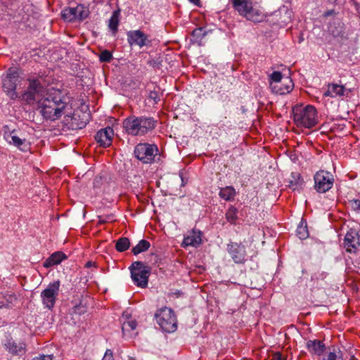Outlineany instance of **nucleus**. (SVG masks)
Listing matches in <instances>:
<instances>
[{"label": "nucleus", "mask_w": 360, "mask_h": 360, "mask_svg": "<svg viewBox=\"0 0 360 360\" xmlns=\"http://www.w3.org/2000/svg\"><path fill=\"white\" fill-rule=\"evenodd\" d=\"M232 4L239 14L245 18L249 8H251L252 2L247 0H232Z\"/></svg>", "instance_id": "5701e85b"}, {"label": "nucleus", "mask_w": 360, "mask_h": 360, "mask_svg": "<svg viewBox=\"0 0 360 360\" xmlns=\"http://www.w3.org/2000/svg\"><path fill=\"white\" fill-rule=\"evenodd\" d=\"M61 17L64 20L72 22L77 19V10L76 7H68L61 12Z\"/></svg>", "instance_id": "393cba45"}, {"label": "nucleus", "mask_w": 360, "mask_h": 360, "mask_svg": "<svg viewBox=\"0 0 360 360\" xmlns=\"http://www.w3.org/2000/svg\"><path fill=\"white\" fill-rule=\"evenodd\" d=\"M271 360H284L282 358L281 354L280 352H276L274 354Z\"/></svg>", "instance_id": "3c124183"}, {"label": "nucleus", "mask_w": 360, "mask_h": 360, "mask_svg": "<svg viewBox=\"0 0 360 360\" xmlns=\"http://www.w3.org/2000/svg\"><path fill=\"white\" fill-rule=\"evenodd\" d=\"M323 360H343L342 355H337L335 352H329L326 359Z\"/></svg>", "instance_id": "a18cd8bd"}, {"label": "nucleus", "mask_w": 360, "mask_h": 360, "mask_svg": "<svg viewBox=\"0 0 360 360\" xmlns=\"http://www.w3.org/2000/svg\"><path fill=\"white\" fill-rule=\"evenodd\" d=\"M158 148L155 144L139 143L135 147L134 153L135 157L143 163H150L158 154Z\"/></svg>", "instance_id": "0eeeda50"}, {"label": "nucleus", "mask_w": 360, "mask_h": 360, "mask_svg": "<svg viewBox=\"0 0 360 360\" xmlns=\"http://www.w3.org/2000/svg\"><path fill=\"white\" fill-rule=\"evenodd\" d=\"M272 84H280L282 82L283 75L281 72L274 71L270 76Z\"/></svg>", "instance_id": "ea45409f"}, {"label": "nucleus", "mask_w": 360, "mask_h": 360, "mask_svg": "<svg viewBox=\"0 0 360 360\" xmlns=\"http://www.w3.org/2000/svg\"><path fill=\"white\" fill-rule=\"evenodd\" d=\"M237 210L233 207H231L226 213V217L228 221L231 223H233L235 220L237 219Z\"/></svg>", "instance_id": "4c0bfd02"}, {"label": "nucleus", "mask_w": 360, "mask_h": 360, "mask_svg": "<svg viewBox=\"0 0 360 360\" xmlns=\"http://www.w3.org/2000/svg\"><path fill=\"white\" fill-rule=\"evenodd\" d=\"M136 326H137V323H136V321L124 322L122 326V330L123 333H124V331L126 330H135L136 328Z\"/></svg>", "instance_id": "a19ab883"}, {"label": "nucleus", "mask_w": 360, "mask_h": 360, "mask_svg": "<svg viewBox=\"0 0 360 360\" xmlns=\"http://www.w3.org/2000/svg\"><path fill=\"white\" fill-rule=\"evenodd\" d=\"M112 58V53L108 50H104L101 51L99 56V60L102 63H109Z\"/></svg>", "instance_id": "58836bf2"}, {"label": "nucleus", "mask_w": 360, "mask_h": 360, "mask_svg": "<svg viewBox=\"0 0 360 360\" xmlns=\"http://www.w3.org/2000/svg\"><path fill=\"white\" fill-rule=\"evenodd\" d=\"M129 269L134 283L138 287L146 288L150 274V267L146 266L143 262L136 261L132 263Z\"/></svg>", "instance_id": "423d86ee"}, {"label": "nucleus", "mask_w": 360, "mask_h": 360, "mask_svg": "<svg viewBox=\"0 0 360 360\" xmlns=\"http://www.w3.org/2000/svg\"><path fill=\"white\" fill-rule=\"evenodd\" d=\"M33 360H52L51 356H41L34 358Z\"/></svg>", "instance_id": "603ef678"}, {"label": "nucleus", "mask_w": 360, "mask_h": 360, "mask_svg": "<svg viewBox=\"0 0 360 360\" xmlns=\"http://www.w3.org/2000/svg\"><path fill=\"white\" fill-rule=\"evenodd\" d=\"M201 238L200 236H188L184 238V243L185 245H193L195 246L201 243Z\"/></svg>", "instance_id": "e433bc0d"}, {"label": "nucleus", "mask_w": 360, "mask_h": 360, "mask_svg": "<svg viewBox=\"0 0 360 360\" xmlns=\"http://www.w3.org/2000/svg\"><path fill=\"white\" fill-rule=\"evenodd\" d=\"M270 85L272 91L280 95L290 93L294 87L292 80L290 77H286L279 84L271 83Z\"/></svg>", "instance_id": "6ab92c4d"}, {"label": "nucleus", "mask_w": 360, "mask_h": 360, "mask_svg": "<svg viewBox=\"0 0 360 360\" xmlns=\"http://www.w3.org/2000/svg\"><path fill=\"white\" fill-rule=\"evenodd\" d=\"M328 32L334 38L340 40L347 39L344 23L340 19H333V20L329 23Z\"/></svg>", "instance_id": "f3484780"}, {"label": "nucleus", "mask_w": 360, "mask_h": 360, "mask_svg": "<svg viewBox=\"0 0 360 360\" xmlns=\"http://www.w3.org/2000/svg\"><path fill=\"white\" fill-rule=\"evenodd\" d=\"M307 347L309 352L318 356L321 355L326 349L325 344L319 340L307 341Z\"/></svg>", "instance_id": "aec40b11"}, {"label": "nucleus", "mask_w": 360, "mask_h": 360, "mask_svg": "<svg viewBox=\"0 0 360 360\" xmlns=\"http://www.w3.org/2000/svg\"><path fill=\"white\" fill-rule=\"evenodd\" d=\"M84 107L77 109L72 115H66L62 121L63 130L67 129L77 130L86 127L91 119V113L88 110V107Z\"/></svg>", "instance_id": "7ed1b4c3"}, {"label": "nucleus", "mask_w": 360, "mask_h": 360, "mask_svg": "<svg viewBox=\"0 0 360 360\" xmlns=\"http://www.w3.org/2000/svg\"><path fill=\"white\" fill-rule=\"evenodd\" d=\"M148 64L150 67H153L154 68H160L161 65H162L161 62L160 60H155V59H152V60H148Z\"/></svg>", "instance_id": "49530a36"}, {"label": "nucleus", "mask_w": 360, "mask_h": 360, "mask_svg": "<svg viewBox=\"0 0 360 360\" xmlns=\"http://www.w3.org/2000/svg\"><path fill=\"white\" fill-rule=\"evenodd\" d=\"M344 243L347 252H354L360 246V235L355 230L350 229L345 237Z\"/></svg>", "instance_id": "2eb2a0df"}, {"label": "nucleus", "mask_w": 360, "mask_h": 360, "mask_svg": "<svg viewBox=\"0 0 360 360\" xmlns=\"http://www.w3.org/2000/svg\"><path fill=\"white\" fill-rule=\"evenodd\" d=\"M96 263L95 262H93L91 261H89L86 263L85 264V267L86 268H89V267H91L93 266H95Z\"/></svg>", "instance_id": "5fc2aeb1"}, {"label": "nucleus", "mask_w": 360, "mask_h": 360, "mask_svg": "<svg viewBox=\"0 0 360 360\" xmlns=\"http://www.w3.org/2000/svg\"><path fill=\"white\" fill-rule=\"evenodd\" d=\"M27 89L18 94V99L26 101L27 103H32L35 101L36 95H42L45 91L44 86L38 79H29Z\"/></svg>", "instance_id": "6e6552de"}, {"label": "nucleus", "mask_w": 360, "mask_h": 360, "mask_svg": "<svg viewBox=\"0 0 360 360\" xmlns=\"http://www.w3.org/2000/svg\"><path fill=\"white\" fill-rule=\"evenodd\" d=\"M134 120L136 124L137 130L139 129L141 135L143 136L151 131L155 127L156 121L150 117H135Z\"/></svg>", "instance_id": "4468645a"}, {"label": "nucleus", "mask_w": 360, "mask_h": 360, "mask_svg": "<svg viewBox=\"0 0 360 360\" xmlns=\"http://www.w3.org/2000/svg\"><path fill=\"white\" fill-rule=\"evenodd\" d=\"M314 188L319 193H326L329 191L334 182L333 175L326 171L320 170L314 175Z\"/></svg>", "instance_id": "1a4fd4ad"}, {"label": "nucleus", "mask_w": 360, "mask_h": 360, "mask_svg": "<svg viewBox=\"0 0 360 360\" xmlns=\"http://www.w3.org/2000/svg\"><path fill=\"white\" fill-rule=\"evenodd\" d=\"M190 2L193 3V4L198 6H200V0H189Z\"/></svg>", "instance_id": "4d7b16f0"}, {"label": "nucleus", "mask_w": 360, "mask_h": 360, "mask_svg": "<svg viewBox=\"0 0 360 360\" xmlns=\"http://www.w3.org/2000/svg\"><path fill=\"white\" fill-rule=\"evenodd\" d=\"M77 19H79V20H83L89 16V11L83 5H82V4L77 5Z\"/></svg>", "instance_id": "c9c22d12"}, {"label": "nucleus", "mask_w": 360, "mask_h": 360, "mask_svg": "<svg viewBox=\"0 0 360 360\" xmlns=\"http://www.w3.org/2000/svg\"><path fill=\"white\" fill-rule=\"evenodd\" d=\"M23 79L20 76L18 70L15 68H10L6 76L3 78L4 91L12 100L18 98V93L15 91L18 86H21Z\"/></svg>", "instance_id": "39448f33"}, {"label": "nucleus", "mask_w": 360, "mask_h": 360, "mask_svg": "<svg viewBox=\"0 0 360 360\" xmlns=\"http://www.w3.org/2000/svg\"><path fill=\"white\" fill-rule=\"evenodd\" d=\"M292 114L297 127L310 129L317 124V112L313 105H295L292 108Z\"/></svg>", "instance_id": "f03ea898"}, {"label": "nucleus", "mask_w": 360, "mask_h": 360, "mask_svg": "<svg viewBox=\"0 0 360 360\" xmlns=\"http://www.w3.org/2000/svg\"><path fill=\"white\" fill-rule=\"evenodd\" d=\"M72 314L77 315L84 314L87 311V307L86 302L84 303L83 300H81L79 304H76L72 307Z\"/></svg>", "instance_id": "72a5a7b5"}, {"label": "nucleus", "mask_w": 360, "mask_h": 360, "mask_svg": "<svg viewBox=\"0 0 360 360\" xmlns=\"http://www.w3.org/2000/svg\"><path fill=\"white\" fill-rule=\"evenodd\" d=\"M120 9L114 11L109 20V27L113 32V34L117 32V27L120 22Z\"/></svg>", "instance_id": "bb28decb"}, {"label": "nucleus", "mask_w": 360, "mask_h": 360, "mask_svg": "<svg viewBox=\"0 0 360 360\" xmlns=\"http://www.w3.org/2000/svg\"><path fill=\"white\" fill-rule=\"evenodd\" d=\"M231 82H229L228 77L218 78L215 82L216 89L220 93L221 91H229Z\"/></svg>", "instance_id": "cd10ccee"}, {"label": "nucleus", "mask_w": 360, "mask_h": 360, "mask_svg": "<svg viewBox=\"0 0 360 360\" xmlns=\"http://www.w3.org/2000/svg\"><path fill=\"white\" fill-rule=\"evenodd\" d=\"M292 179L290 180L288 186L293 191H299L302 188L304 184L303 179L300 178V175L298 173L292 174Z\"/></svg>", "instance_id": "a878e982"}, {"label": "nucleus", "mask_w": 360, "mask_h": 360, "mask_svg": "<svg viewBox=\"0 0 360 360\" xmlns=\"http://www.w3.org/2000/svg\"><path fill=\"white\" fill-rule=\"evenodd\" d=\"M127 41L130 46L135 44L140 47L148 46L150 43L148 36L141 30L129 31Z\"/></svg>", "instance_id": "ddd939ff"}, {"label": "nucleus", "mask_w": 360, "mask_h": 360, "mask_svg": "<svg viewBox=\"0 0 360 360\" xmlns=\"http://www.w3.org/2000/svg\"><path fill=\"white\" fill-rule=\"evenodd\" d=\"M130 247V240L128 238L122 237L119 238L115 244V249L120 252H122L128 250Z\"/></svg>", "instance_id": "c756f323"}, {"label": "nucleus", "mask_w": 360, "mask_h": 360, "mask_svg": "<svg viewBox=\"0 0 360 360\" xmlns=\"http://www.w3.org/2000/svg\"><path fill=\"white\" fill-rule=\"evenodd\" d=\"M150 246V243L148 240L143 239L140 240L139 243L131 249V252L134 255H137L141 252L148 250Z\"/></svg>", "instance_id": "c85d7f7f"}, {"label": "nucleus", "mask_w": 360, "mask_h": 360, "mask_svg": "<svg viewBox=\"0 0 360 360\" xmlns=\"http://www.w3.org/2000/svg\"><path fill=\"white\" fill-rule=\"evenodd\" d=\"M10 302L7 300H0V308L2 307H9Z\"/></svg>", "instance_id": "8fccbe9b"}, {"label": "nucleus", "mask_w": 360, "mask_h": 360, "mask_svg": "<svg viewBox=\"0 0 360 360\" xmlns=\"http://www.w3.org/2000/svg\"><path fill=\"white\" fill-rule=\"evenodd\" d=\"M4 136L10 144H13L23 152L30 151L31 149L30 143L25 138H21L16 134V130H10L8 126L3 127Z\"/></svg>", "instance_id": "9d476101"}, {"label": "nucleus", "mask_w": 360, "mask_h": 360, "mask_svg": "<svg viewBox=\"0 0 360 360\" xmlns=\"http://www.w3.org/2000/svg\"><path fill=\"white\" fill-rule=\"evenodd\" d=\"M227 251L234 262L243 264L246 259L245 248L242 243H230L227 245Z\"/></svg>", "instance_id": "f8f14e48"}, {"label": "nucleus", "mask_w": 360, "mask_h": 360, "mask_svg": "<svg viewBox=\"0 0 360 360\" xmlns=\"http://www.w3.org/2000/svg\"><path fill=\"white\" fill-rule=\"evenodd\" d=\"M68 103L60 91L38 102V109L46 120L56 121L64 113Z\"/></svg>", "instance_id": "f257e3e1"}, {"label": "nucleus", "mask_w": 360, "mask_h": 360, "mask_svg": "<svg viewBox=\"0 0 360 360\" xmlns=\"http://www.w3.org/2000/svg\"><path fill=\"white\" fill-rule=\"evenodd\" d=\"M155 319L161 329L166 333L174 332L177 328L176 316L170 308L164 307L157 310Z\"/></svg>", "instance_id": "20e7f679"}, {"label": "nucleus", "mask_w": 360, "mask_h": 360, "mask_svg": "<svg viewBox=\"0 0 360 360\" xmlns=\"http://www.w3.org/2000/svg\"><path fill=\"white\" fill-rule=\"evenodd\" d=\"M102 360H114L112 352L110 349H107Z\"/></svg>", "instance_id": "de8ad7c7"}, {"label": "nucleus", "mask_w": 360, "mask_h": 360, "mask_svg": "<svg viewBox=\"0 0 360 360\" xmlns=\"http://www.w3.org/2000/svg\"><path fill=\"white\" fill-rule=\"evenodd\" d=\"M113 129L108 127L98 131L95 135V140L103 148L108 147L112 143Z\"/></svg>", "instance_id": "a211bd4d"}, {"label": "nucleus", "mask_w": 360, "mask_h": 360, "mask_svg": "<svg viewBox=\"0 0 360 360\" xmlns=\"http://www.w3.org/2000/svg\"><path fill=\"white\" fill-rule=\"evenodd\" d=\"M327 274L326 272L323 271L318 270L317 271L314 272V274L311 276V280L318 281L319 280H324L326 277Z\"/></svg>", "instance_id": "79ce46f5"}, {"label": "nucleus", "mask_w": 360, "mask_h": 360, "mask_svg": "<svg viewBox=\"0 0 360 360\" xmlns=\"http://www.w3.org/2000/svg\"><path fill=\"white\" fill-rule=\"evenodd\" d=\"M67 256L60 251L53 253L44 263V267L49 268L52 266L59 264Z\"/></svg>", "instance_id": "4be33fe9"}, {"label": "nucleus", "mask_w": 360, "mask_h": 360, "mask_svg": "<svg viewBox=\"0 0 360 360\" xmlns=\"http://www.w3.org/2000/svg\"><path fill=\"white\" fill-rule=\"evenodd\" d=\"M234 195V189L232 187H226L223 188L219 192V195L221 198L229 200Z\"/></svg>", "instance_id": "f704fd0d"}, {"label": "nucleus", "mask_w": 360, "mask_h": 360, "mask_svg": "<svg viewBox=\"0 0 360 360\" xmlns=\"http://www.w3.org/2000/svg\"><path fill=\"white\" fill-rule=\"evenodd\" d=\"M150 257H151V259H150L151 262H153L154 264L158 263V256L152 253V254H150Z\"/></svg>", "instance_id": "864d4df0"}, {"label": "nucleus", "mask_w": 360, "mask_h": 360, "mask_svg": "<svg viewBox=\"0 0 360 360\" xmlns=\"http://www.w3.org/2000/svg\"><path fill=\"white\" fill-rule=\"evenodd\" d=\"M4 347L13 355L22 356L26 352V345L24 342H17L12 338H7Z\"/></svg>", "instance_id": "dca6fc26"}, {"label": "nucleus", "mask_w": 360, "mask_h": 360, "mask_svg": "<svg viewBox=\"0 0 360 360\" xmlns=\"http://www.w3.org/2000/svg\"><path fill=\"white\" fill-rule=\"evenodd\" d=\"M60 281H56L49 284L47 288L41 293L43 304L49 309H51L56 303L58 295Z\"/></svg>", "instance_id": "9b49d317"}, {"label": "nucleus", "mask_w": 360, "mask_h": 360, "mask_svg": "<svg viewBox=\"0 0 360 360\" xmlns=\"http://www.w3.org/2000/svg\"><path fill=\"white\" fill-rule=\"evenodd\" d=\"M330 85V89H331L332 93H333L335 96H343L345 95V92L347 91L345 89V86L342 85H339L337 84H331ZM349 92L351 91L350 89L347 90Z\"/></svg>", "instance_id": "473e14b6"}, {"label": "nucleus", "mask_w": 360, "mask_h": 360, "mask_svg": "<svg viewBox=\"0 0 360 360\" xmlns=\"http://www.w3.org/2000/svg\"><path fill=\"white\" fill-rule=\"evenodd\" d=\"M245 18L254 22H259L264 20V14L260 10L253 8L252 5H251V8H249Z\"/></svg>", "instance_id": "b1692460"}, {"label": "nucleus", "mask_w": 360, "mask_h": 360, "mask_svg": "<svg viewBox=\"0 0 360 360\" xmlns=\"http://www.w3.org/2000/svg\"><path fill=\"white\" fill-rule=\"evenodd\" d=\"M206 32L204 30L203 27H198L193 30L192 37L194 39V41L200 44L201 40L205 36Z\"/></svg>", "instance_id": "2f4dec72"}, {"label": "nucleus", "mask_w": 360, "mask_h": 360, "mask_svg": "<svg viewBox=\"0 0 360 360\" xmlns=\"http://www.w3.org/2000/svg\"><path fill=\"white\" fill-rule=\"evenodd\" d=\"M302 41H303V37H300V40H299V43H301Z\"/></svg>", "instance_id": "bf43d9fd"}, {"label": "nucleus", "mask_w": 360, "mask_h": 360, "mask_svg": "<svg viewBox=\"0 0 360 360\" xmlns=\"http://www.w3.org/2000/svg\"><path fill=\"white\" fill-rule=\"evenodd\" d=\"M104 179V176L102 175L96 176L94 181V186L95 188H101L103 184V182L105 181Z\"/></svg>", "instance_id": "37998d69"}, {"label": "nucleus", "mask_w": 360, "mask_h": 360, "mask_svg": "<svg viewBox=\"0 0 360 360\" xmlns=\"http://www.w3.org/2000/svg\"><path fill=\"white\" fill-rule=\"evenodd\" d=\"M149 98L155 101V103H158L160 101V98L158 96V92L156 91H150L149 94Z\"/></svg>", "instance_id": "09e8293b"}, {"label": "nucleus", "mask_w": 360, "mask_h": 360, "mask_svg": "<svg viewBox=\"0 0 360 360\" xmlns=\"http://www.w3.org/2000/svg\"><path fill=\"white\" fill-rule=\"evenodd\" d=\"M105 222V221H104V220L103 221H101V220L100 221V223H101V224H103Z\"/></svg>", "instance_id": "052dcab7"}, {"label": "nucleus", "mask_w": 360, "mask_h": 360, "mask_svg": "<svg viewBox=\"0 0 360 360\" xmlns=\"http://www.w3.org/2000/svg\"><path fill=\"white\" fill-rule=\"evenodd\" d=\"M335 13L334 10H329L326 11L324 14V16H330L332 15Z\"/></svg>", "instance_id": "6e6d98bb"}, {"label": "nucleus", "mask_w": 360, "mask_h": 360, "mask_svg": "<svg viewBox=\"0 0 360 360\" xmlns=\"http://www.w3.org/2000/svg\"><path fill=\"white\" fill-rule=\"evenodd\" d=\"M134 116H129L123 121V127L128 134L132 136H141L139 129L137 130L136 124L134 120Z\"/></svg>", "instance_id": "412c9836"}, {"label": "nucleus", "mask_w": 360, "mask_h": 360, "mask_svg": "<svg viewBox=\"0 0 360 360\" xmlns=\"http://www.w3.org/2000/svg\"><path fill=\"white\" fill-rule=\"evenodd\" d=\"M297 236L300 239H305L308 237L309 233L307 227V223L303 220L301 221L300 224L297 228Z\"/></svg>", "instance_id": "7c9ffc66"}, {"label": "nucleus", "mask_w": 360, "mask_h": 360, "mask_svg": "<svg viewBox=\"0 0 360 360\" xmlns=\"http://www.w3.org/2000/svg\"><path fill=\"white\" fill-rule=\"evenodd\" d=\"M332 94L331 89H330V85L328 84V90L324 94L325 96H330Z\"/></svg>", "instance_id": "13d9d810"}, {"label": "nucleus", "mask_w": 360, "mask_h": 360, "mask_svg": "<svg viewBox=\"0 0 360 360\" xmlns=\"http://www.w3.org/2000/svg\"><path fill=\"white\" fill-rule=\"evenodd\" d=\"M349 203L354 211L360 212V200L353 199L349 201Z\"/></svg>", "instance_id": "c03bdc74"}]
</instances>
